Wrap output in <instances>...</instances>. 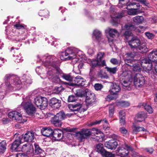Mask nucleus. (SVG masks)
<instances>
[{
    "mask_svg": "<svg viewBox=\"0 0 157 157\" xmlns=\"http://www.w3.org/2000/svg\"><path fill=\"white\" fill-rule=\"evenodd\" d=\"M56 60L55 56H45L43 57L41 60L44 66L48 67L47 75L49 77L48 78L52 79L53 82L56 81L58 82L60 80L58 76L60 71L57 66Z\"/></svg>",
    "mask_w": 157,
    "mask_h": 157,
    "instance_id": "obj_1",
    "label": "nucleus"
},
{
    "mask_svg": "<svg viewBox=\"0 0 157 157\" xmlns=\"http://www.w3.org/2000/svg\"><path fill=\"white\" fill-rule=\"evenodd\" d=\"M4 81L6 85L10 90H18L22 87L21 82L19 78L10 75H6Z\"/></svg>",
    "mask_w": 157,
    "mask_h": 157,
    "instance_id": "obj_2",
    "label": "nucleus"
},
{
    "mask_svg": "<svg viewBox=\"0 0 157 157\" xmlns=\"http://www.w3.org/2000/svg\"><path fill=\"white\" fill-rule=\"evenodd\" d=\"M136 5L137 8L131 9L127 11V13L128 15H134L140 13V11L139 9L140 7L139 3L134 2H129V0H119L118 6L119 7H122L123 6H126V8L128 9V6H134Z\"/></svg>",
    "mask_w": 157,
    "mask_h": 157,
    "instance_id": "obj_3",
    "label": "nucleus"
},
{
    "mask_svg": "<svg viewBox=\"0 0 157 157\" xmlns=\"http://www.w3.org/2000/svg\"><path fill=\"white\" fill-rule=\"evenodd\" d=\"M148 63V66H144L146 71H149L151 69L152 64H157V50L155 49L150 52L147 58H145L142 60V64L143 63L147 64Z\"/></svg>",
    "mask_w": 157,
    "mask_h": 157,
    "instance_id": "obj_4",
    "label": "nucleus"
},
{
    "mask_svg": "<svg viewBox=\"0 0 157 157\" xmlns=\"http://www.w3.org/2000/svg\"><path fill=\"white\" fill-rule=\"evenodd\" d=\"M77 51L75 48H68L65 52L62 53L60 59L63 60L72 59L73 61L77 62L78 60L77 58L78 55L76 54Z\"/></svg>",
    "mask_w": 157,
    "mask_h": 157,
    "instance_id": "obj_5",
    "label": "nucleus"
},
{
    "mask_svg": "<svg viewBox=\"0 0 157 157\" xmlns=\"http://www.w3.org/2000/svg\"><path fill=\"white\" fill-rule=\"evenodd\" d=\"M29 97L26 98V100H24L21 104V106L23 107L26 112L30 115H32L35 113L36 108L33 106L30 100H28Z\"/></svg>",
    "mask_w": 157,
    "mask_h": 157,
    "instance_id": "obj_6",
    "label": "nucleus"
},
{
    "mask_svg": "<svg viewBox=\"0 0 157 157\" xmlns=\"http://www.w3.org/2000/svg\"><path fill=\"white\" fill-rule=\"evenodd\" d=\"M33 102L37 107H40V108L43 110L48 105L47 99L41 96H38L35 98Z\"/></svg>",
    "mask_w": 157,
    "mask_h": 157,
    "instance_id": "obj_7",
    "label": "nucleus"
},
{
    "mask_svg": "<svg viewBox=\"0 0 157 157\" xmlns=\"http://www.w3.org/2000/svg\"><path fill=\"white\" fill-rule=\"evenodd\" d=\"M105 54L103 52H99L97 54V59L92 60L91 63L93 67L97 66H106L105 61V60H101Z\"/></svg>",
    "mask_w": 157,
    "mask_h": 157,
    "instance_id": "obj_8",
    "label": "nucleus"
},
{
    "mask_svg": "<svg viewBox=\"0 0 157 157\" xmlns=\"http://www.w3.org/2000/svg\"><path fill=\"white\" fill-rule=\"evenodd\" d=\"M124 61L125 63L130 67V68L133 69L134 71H139L140 70V68L138 61L126 59H125Z\"/></svg>",
    "mask_w": 157,
    "mask_h": 157,
    "instance_id": "obj_9",
    "label": "nucleus"
},
{
    "mask_svg": "<svg viewBox=\"0 0 157 157\" xmlns=\"http://www.w3.org/2000/svg\"><path fill=\"white\" fill-rule=\"evenodd\" d=\"M132 148L130 146L125 145V147L121 146L118 147L117 150V155L125 157L129 153V151H132Z\"/></svg>",
    "mask_w": 157,
    "mask_h": 157,
    "instance_id": "obj_10",
    "label": "nucleus"
},
{
    "mask_svg": "<svg viewBox=\"0 0 157 157\" xmlns=\"http://www.w3.org/2000/svg\"><path fill=\"white\" fill-rule=\"evenodd\" d=\"M145 83L143 76L139 73L136 74L134 77V83L136 87H142Z\"/></svg>",
    "mask_w": 157,
    "mask_h": 157,
    "instance_id": "obj_11",
    "label": "nucleus"
},
{
    "mask_svg": "<svg viewBox=\"0 0 157 157\" xmlns=\"http://www.w3.org/2000/svg\"><path fill=\"white\" fill-rule=\"evenodd\" d=\"M22 151L25 153L29 156H33L34 154L33 145L31 144L27 143L23 145L21 148Z\"/></svg>",
    "mask_w": 157,
    "mask_h": 157,
    "instance_id": "obj_12",
    "label": "nucleus"
},
{
    "mask_svg": "<svg viewBox=\"0 0 157 157\" xmlns=\"http://www.w3.org/2000/svg\"><path fill=\"white\" fill-rule=\"evenodd\" d=\"M143 65L142 64V61H141V65L142 67H143L144 70L147 72L149 73L151 75V77L153 79H155L157 76V64H152L151 66V69L149 71H147L146 69L145 68L144 66H148L149 64L147 63V64L143 63Z\"/></svg>",
    "mask_w": 157,
    "mask_h": 157,
    "instance_id": "obj_13",
    "label": "nucleus"
},
{
    "mask_svg": "<svg viewBox=\"0 0 157 157\" xmlns=\"http://www.w3.org/2000/svg\"><path fill=\"white\" fill-rule=\"evenodd\" d=\"M9 117L13 120H15L19 123H23L22 116L20 113L14 111L10 112L8 114Z\"/></svg>",
    "mask_w": 157,
    "mask_h": 157,
    "instance_id": "obj_14",
    "label": "nucleus"
},
{
    "mask_svg": "<svg viewBox=\"0 0 157 157\" xmlns=\"http://www.w3.org/2000/svg\"><path fill=\"white\" fill-rule=\"evenodd\" d=\"M91 134V132L90 129H84L76 133L77 138L80 140L86 138Z\"/></svg>",
    "mask_w": 157,
    "mask_h": 157,
    "instance_id": "obj_15",
    "label": "nucleus"
},
{
    "mask_svg": "<svg viewBox=\"0 0 157 157\" xmlns=\"http://www.w3.org/2000/svg\"><path fill=\"white\" fill-rule=\"evenodd\" d=\"M85 93L86 95V102L89 105L93 104L95 100L94 94L91 93L89 90H86Z\"/></svg>",
    "mask_w": 157,
    "mask_h": 157,
    "instance_id": "obj_16",
    "label": "nucleus"
},
{
    "mask_svg": "<svg viewBox=\"0 0 157 157\" xmlns=\"http://www.w3.org/2000/svg\"><path fill=\"white\" fill-rule=\"evenodd\" d=\"M140 44L141 42L140 40L136 37H133L131 40L128 42V45L130 46L131 48L136 50Z\"/></svg>",
    "mask_w": 157,
    "mask_h": 157,
    "instance_id": "obj_17",
    "label": "nucleus"
},
{
    "mask_svg": "<svg viewBox=\"0 0 157 157\" xmlns=\"http://www.w3.org/2000/svg\"><path fill=\"white\" fill-rule=\"evenodd\" d=\"M92 131L94 132L96 140L101 142L104 140V135L101 131L95 128H92Z\"/></svg>",
    "mask_w": 157,
    "mask_h": 157,
    "instance_id": "obj_18",
    "label": "nucleus"
},
{
    "mask_svg": "<svg viewBox=\"0 0 157 157\" xmlns=\"http://www.w3.org/2000/svg\"><path fill=\"white\" fill-rule=\"evenodd\" d=\"M85 79L81 76H78L74 78L72 84L73 85H78L83 86L85 85Z\"/></svg>",
    "mask_w": 157,
    "mask_h": 157,
    "instance_id": "obj_19",
    "label": "nucleus"
},
{
    "mask_svg": "<svg viewBox=\"0 0 157 157\" xmlns=\"http://www.w3.org/2000/svg\"><path fill=\"white\" fill-rule=\"evenodd\" d=\"M49 104L52 108L58 109L61 105V101L55 98H53L50 100Z\"/></svg>",
    "mask_w": 157,
    "mask_h": 157,
    "instance_id": "obj_20",
    "label": "nucleus"
},
{
    "mask_svg": "<svg viewBox=\"0 0 157 157\" xmlns=\"http://www.w3.org/2000/svg\"><path fill=\"white\" fill-rule=\"evenodd\" d=\"M101 36V32L100 31L97 29L94 30L93 33V38H95L100 43H104L105 39Z\"/></svg>",
    "mask_w": 157,
    "mask_h": 157,
    "instance_id": "obj_21",
    "label": "nucleus"
},
{
    "mask_svg": "<svg viewBox=\"0 0 157 157\" xmlns=\"http://www.w3.org/2000/svg\"><path fill=\"white\" fill-rule=\"evenodd\" d=\"M63 132L60 129H55L53 131V133L52 134V137L55 140H58L61 139L63 136Z\"/></svg>",
    "mask_w": 157,
    "mask_h": 157,
    "instance_id": "obj_22",
    "label": "nucleus"
},
{
    "mask_svg": "<svg viewBox=\"0 0 157 157\" xmlns=\"http://www.w3.org/2000/svg\"><path fill=\"white\" fill-rule=\"evenodd\" d=\"M105 147L111 150L115 149L117 145V142L114 140H111L106 142L105 143Z\"/></svg>",
    "mask_w": 157,
    "mask_h": 157,
    "instance_id": "obj_23",
    "label": "nucleus"
},
{
    "mask_svg": "<svg viewBox=\"0 0 157 157\" xmlns=\"http://www.w3.org/2000/svg\"><path fill=\"white\" fill-rule=\"evenodd\" d=\"M23 138L21 137V139H23V141L24 139L25 141L32 142L35 138L34 133L33 132H28L25 134Z\"/></svg>",
    "mask_w": 157,
    "mask_h": 157,
    "instance_id": "obj_24",
    "label": "nucleus"
},
{
    "mask_svg": "<svg viewBox=\"0 0 157 157\" xmlns=\"http://www.w3.org/2000/svg\"><path fill=\"white\" fill-rule=\"evenodd\" d=\"M121 78L122 80H131L132 78V72L129 70H127L124 71L121 75Z\"/></svg>",
    "mask_w": 157,
    "mask_h": 157,
    "instance_id": "obj_25",
    "label": "nucleus"
},
{
    "mask_svg": "<svg viewBox=\"0 0 157 157\" xmlns=\"http://www.w3.org/2000/svg\"><path fill=\"white\" fill-rule=\"evenodd\" d=\"M23 139L21 137L19 136L15 140L14 142L12 144L11 148L13 151H16V149L19 146V145L23 142Z\"/></svg>",
    "mask_w": 157,
    "mask_h": 157,
    "instance_id": "obj_26",
    "label": "nucleus"
},
{
    "mask_svg": "<svg viewBox=\"0 0 157 157\" xmlns=\"http://www.w3.org/2000/svg\"><path fill=\"white\" fill-rule=\"evenodd\" d=\"M105 32L106 33H108L109 36L112 37L118 36L119 35V33L116 29L109 28H107L105 30Z\"/></svg>",
    "mask_w": 157,
    "mask_h": 157,
    "instance_id": "obj_27",
    "label": "nucleus"
},
{
    "mask_svg": "<svg viewBox=\"0 0 157 157\" xmlns=\"http://www.w3.org/2000/svg\"><path fill=\"white\" fill-rule=\"evenodd\" d=\"M41 132L42 134L44 136H52L53 133V130L49 128H45L42 129Z\"/></svg>",
    "mask_w": 157,
    "mask_h": 157,
    "instance_id": "obj_28",
    "label": "nucleus"
},
{
    "mask_svg": "<svg viewBox=\"0 0 157 157\" xmlns=\"http://www.w3.org/2000/svg\"><path fill=\"white\" fill-rule=\"evenodd\" d=\"M81 106V104L78 103L75 105L70 104L68 106L69 109L73 111H80Z\"/></svg>",
    "mask_w": 157,
    "mask_h": 157,
    "instance_id": "obj_29",
    "label": "nucleus"
},
{
    "mask_svg": "<svg viewBox=\"0 0 157 157\" xmlns=\"http://www.w3.org/2000/svg\"><path fill=\"white\" fill-rule=\"evenodd\" d=\"M120 87L119 85L116 83H114L111 86L109 91L110 93L117 95V93L120 90Z\"/></svg>",
    "mask_w": 157,
    "mask_h": 157,
    "instance_id": "obj_30",
    "label": "nucleus"
},
{
    "mask_svg": "<svg viewBox=\"0 0 157 157\" xmlns=\"http://www.w3.org/2000/svg\"><path fill=\"white\" fill-rule=\"evenodd\" d=\"M146 117L147 116L146 114L144 112H141L138 113L136 117V121L139 122L143 121Z\"/></svg>",
    "mask_w": 157,
    "mask_h": 157,
    "instance_id": "obj_31",
    "label": "nucleus"
},
{
    "mask_svg": "<svg viewBox=\"0 0 157 157\" xmlns=\"http://www.w3.org/2000/svg\"><path fill=\"white\" fill-rule=\"evenodd\" d=\"M125 112L124 111L121 110L119 112L120 122L121 125H124L125 124Z\"/></svg>",
    "mask_w": 157,
    "mask_h": 157,
    "instance_id": "obj_32",
    "label": "nucleus"
},
{
    "mask_svg": "<svg viewBox=\"0 0 157 157\" xmlns=\"http://www.w3.org/2000/svg\"><path fill=\"white\" fill-rule=\"evenodd\" d=\"M144 20V17L142 16H137L133 18L134 23L137 25L142 23Z\"/></svg>",
    "mask_w": 157,
    "mask_h": 157,
    "instance_id": "obj_33",
    "label": "nucleus"
},
{
    "mask_svg": "<svg viewBox=\"0 0 157 157\" xmlns=\"http://www.w3.org/2000/svg\"><path fill=\"white\" fill-rule=\"evenodd\" d=\"M132 128L133 129V133L135 134H136L140 131H145L146 130L143 127H137L136 125L134 124H133L132 125Z\"/></svg>",
    "mask_w": 157,
    "mask_h": 157,
    "instance_id": "obj_34",
    "label": "nucleus"
},
{
    "mask_svg": "<svg viewBox=\"0 0 157 157\" xmlns=\"http://www.w3.org/2000/svg\"><path fill=\"white\" fill-rule=\"evenodd\" d=\"M136 50L140 51L141 52H145L148 51V48H147L146 44L145 43H143L140 44L138 48L136 49Z\"/></svg>",
    "mask_w": 157,
    "mask_h": 157,
    "instance_id": "obj_35",
    "label": "nucleus"
},
{
    "mask_svg": "<svg viewBox=\"0 0 157 157\" xmlns=\"http://www.w3.org/2000/svg\"><path fill=\"white\" fill-rule=\"evenodd\" d=\"M19 53V52L17 50H16L15 51V54L13 55V56L14 57L16 56V59L15 60V61L16 62L19 63L21 62L23 60L22 59L21 55Z\"/></svg>",
    "mask_w": 157,
    "mask_h": 157,
    "instance_id": "obj_36",
    "label": "nucleus"
},
{
    "mask_svg": "<svg viewBox=\"0 0 157 157\" xmlns=\"http://www.w3.org/2000/svg\"><path fill=\"white\" fill-rule=\"evenodd\" d=\"M6 141L3 140L0 142V154H2L4 152L6 147Z\"/></svg>",
    "mask_w": 157,
    "mask_h": 157,
    "instance_id": "obj_37",
    "label": "nucleus"
},
{
    "mask_svg": "<svg viewBox=\"0 0 157 157\" xmlns=\"http://www.w3.org/2000/svg\"><path fill=\"white\" fill-rule=\"evenodd\" d=\"M52 122L54 125L57 127L61 126L62 124L61 120L54 117L52 119Z\"/></svg>",
    "mask_w": 157,
    "mask_h": 157,
    "instance_id": "obj_38",
    "label": "nucleus"
},
{
    "mask_svg": "<svg viewBox=\"0 0 157 157\" xmlns=\"http://www.w3.org/2000/svg\"><path fill=\"white\" fill-rule=\"evenodd\" d=\"M96 148L97 151L98 153H100L102 155L105 152V150L102 144H97L96 146Z\"/></svg>",
    "mask_w": 157,
    "mask_h": 157,
    "instance_id": "obj_39",
    "label": "nucleus"
},
{
    "mask_svg": "<svg viewBox=\"0 0 157 157\" xmlns=\"http://www.w3.org/2000/svg\"><path fill=\"white\" fill-rule=\"evenodd\" d=\"M54 117L62 121L65 119V115L63 111H61L57 113Z\"/></svg>",
    "mask_w": 157,
    "mask_h": 157,
    "instance_id": "obj_40",
    "label": "nucleus"
},
{
    "mask_svg": "<svg viewBox=\"0 0 157 157\" xmlns=\"http://www.w3.org/2000/svg\"><path fill=\"white\" fill-rule=\"evenodd\" d=\"M62 77L63 78L67 81L71 82H73V80L74 78L71 76L70 74H64L62 75Z\"/></svg>",
    "mask_w": 157,
    "mask_h": 157,
    "instance_id": "obj_41",
    "label": "nucleus"
},
{
    "mask_svg": "<svg viewBox=\"0 0 157 157\" xmlns=\"http://www.w3.org/2000/svg\"><path fill=\"white\" fill-rule=\"evenodd\" d=\"M34 145L35 147V152H34V155H39L43 151L40 147L36 143H35Z\"/></svg>",
    "mask_w": 157,
    "mask_h": 157,
    "instance_id": "obj_42",
    "label": "nucleus"
},
{
    "mask_svg": "<svg viewBox=\"0 0 157 157\" xmlns=\"http://www.w3.org/2000/svg\"><path fill=\"white\" fill-rule=\"evenodd\" d=\"M23 82L27 84H31L32 81L29 75H25L23 76Z\"/></svg>",
    "mask_w": 157,
    "mask_h": 157,
    "instance_id": "obj_43",
    "label": "nucleus"
},
{
    "mask_svg": "<svg viewBox=\"0 0 157 157\" xmlns=\"http://www.w3.org/2000/svg\"><path fill=\"white\" fill-rule=\"evenodd\" d=\"M105 68L106 69L107 71L111 74H115L117 70L116 67L111 68L106 67Z\"/></svg>",
    "mask_w": 157,
    "mask_h": 157,
    "instance_id": "obj_44",
    "label": "nucleus"
},
{
    "mask_svg": "<svg viewBox=\"0 0 157 157\" xmlns=\"http://www.w3.org/2000/svg\"><path fill=\"white\" fill-rule=\"evenodd\" d=\"M117 98V95L116 94H113L110 93V94L107 96L106 98V101H109L116 99Z\"/></svg>",
    "mask_w": 157,
    "mask_h": 157,
    "instance_id": "obj_45",
    "label": "nucleus"
},
{
    "mask_svg": "<svg viewBox=\"0 0 157 157\" xmlns=\"http://www.w3.org/2000/svg\"><path fill=\"white\" fill-rule=\"evenodd\" d=\"M142 106H144V109L149 113H152L153 112V110L151 106L147 105L145 103H143Z\"/></svg>",
    "mask_w": 157,
    "mask_h": 157,
    "instance_id": "obj_46",
    "label": "nucleus"
},
{
    "mask_svg": "<svg viewBox=\"0 0 157 157\" xmlns=\"http://www.w3.org/2000/svg\"><path fill=\"white\" fill-rule=\"evenodd\" d=\"M117 105L120 106L125 107L129 106V103L127 101H121L118 102Z\"/></svg>",
    "mask_w": 157,
    "mask_h": 157,
    "instance_id": "obj_47",
    "label": "nucleus"
},
{
    "mask_svg": "<svg viewBox=\"0 0 157 157\" xmlns=\"http://www.w3.org/2000/svg\"><path fill=\"white\" fill-rule=\"evenodd\" d=\"M114 111V105L113 104L110 105L109 109V115L110 117H112Z\"/></svg>",
    "mask_w": 157,
    "mask_h": 157,
    "instance_id": "obj_48",
    "label": "nucleus"
},
{
    "mask_svg": "<svg viewBox=\"0 0 157 157\" xmlns=\"http://www.w3.org/2000/svg\"><path fill=\"white\" fill-rule=\"evenodd\" d=\"M63 90V88L62 86L56 87L53 90V93L56 94H58Z\"/></svg>",
    "mask_w": 157,
    "mask_h": 157,
    "instance_id": "obj_49",
    "label": "nucleus"
},
{
    "mask_svg": "<svg viewBox=\"0 0 157 157\" xmlns=\"http://www.w3.org/2000/svg\"><path fill=\"white\" fill-rule=\"evenodd\" d=\"M102 121L103 122H104L105 123H107V120L105 119H104L102 121L100 120V121H96L95 122H93L92 123H90V124H88L87 125L89 126H91L93 125H94L97 124H99Z\"/></svg>",
    "mask_w": 157,
    "mask_h": 157,
    "instance_id": "obj_50",
    "label": "nucleus"
},
{
    "mask_svg": "<svg viewBox=\"0 0 157 157\" xmlns=\"http://www.w3.org/2000/svg\"><path fill=\"white\" fill-rule=\"evenodd\" d=\"M49 12L47 10H41L39 12V15L41 16H44L45 17H47L48 15Z\"/></svg>",
    "mask_w": 157,
    "mask_h": 157,
    "instance_id": "obj_51",
    "label": "nucleus"
},
{
    "mask_svg": "<svg viewBox=\"0 0 157 157\" xmlns=\"http://www.w3.org/2000/svg\"><path fill=\"white\" fill-rule=\"evenodd\" d=\"M125 28L127 30H134L135 29V27L134 25L130 24H128L125 25Z\"/></svg>",
    "mask_w": 157,
    "mask_h": 157,
    "instance_id": "obj_52",
    "label": "nucleus"
},
{
    "mask_svg": "<svg viewBox=\"0 0 157 157\" xmlns=\"http://www.w3.org/2000/svg\"><path fill=\"white\" fill-rule=\"evenodd\" d=\"M14 26L18 29H23L25 28L26 26L25 25L23 24H17L14 25Z\"/></svg>",
    "mask_w": 157,
    "mask_h": 157,
    "instance_id": "obj_53",
    "label": "nucleus"
},
{
    "mask_svg": "<svg viewBox=\"0 0 157 157\" xmlns=\"http://www.w3.org/2000/svg\"><path fill=\"white\" fill-rule=\"evenodd\" d=\"M136 55V53L134 52H129L126 53L125 55L126 56V57L127 58H134L135 56Z\"/></svg>",
    "mask_w": 157,
    "mask_h": 157,
    "instance_id": "obj_54",
    "label": "nucleus"
},
{
    "mask_svg": "<svg viewBox=\"0 0 157 157\" xmlns=\"http://www.w3.org/2000/svg\"><path fill=\"white\" fill-rule=\"evenodd\" d=\"M77 97L76 96L71 95L68 98V101L69 102L75 101L77 100Z\"/></svg>",
    "mask_w": 157,
    "mask_h": 157,
    "instance_id": "obj_55",
    "label": "nucleus"
},
{
    "mask_svg": "<svg viewBox=\"0 0 157 157\" xmlns=\"http://www.w3.org/2000/svg\"><path fill=\"white\" fill-rule=\"evenodd\" d=\"M119 131L123 136H124L128 134L127 130L124 127L120 128L119 129Z\"/></svg>",
    "mask_w": 157,
    "mask_h": 157,
    "instance_id": "obj_56",
    "label": "nucleus"
},
{
    "mask_svg": "<svg viewBox=\"0 0 157 157\" xmlns=\"http://www.w3.org/2000/svg\"><path fill=\"white\" fill-rule=\"evenodd\" d=\"M103 156H105V157H114V155L112 153L105 151V152L102 154Z\"/></svg>",
    "mask_w": 157,
    "mask_h": 157,
    "instance_id": "obj_57",
    "label": "nucleus"
},
{
    "mask_svg": "<svg viewBox=\"0 0 157 157\" xmlns=\"http://www.w3.org/2000/svg\"><path fill=\"white\" fill-rule=\"evenodd\" d=\"M95 89L97 90H101L103 87V85L101 84L96 83L94 86Z\"/></svg>",
    "mask_w": 157,
    "mask_h": 157,
    "instance_id": "obj_58",
    "label": "nucleus"
},
{
    "mask_svg": "<svg viewBox=\"0 0 157 157\" xmlns=\"http://www.w3.org/2000/svg\"><path fill=\"white\" fill-rule=\"evenodd\" d=\"M17 157H32V156H29L28 154L23 153H19L16 155Z\"/></svg>",
    "mask_w": 157,
    "mask_h": 157,
    "instance_id": "obj_59",
    "label": "nucleus"
},
{
    "mask_svg": "<svg viewBox=\"0 0 157 157\" xmlns=\"http://www.w3.org/2000/svg\"><path fill=\"white\" fill-rule=\"evenodd\" d=\"M125 15L123 13L114 15V16H111L113 18H120L124 16Z\"/></svg>",
    "mask_w": 157,
    "mask_h": 157,
    "instance_id": "obj_60",
    "label": "nucleus"
},
{
    "mask_svg": "<svg viewBox=\"0 0 157 157\" xmlns=\"http://www.w3.org/2000/svg\"><path fill=\"white\" fill-rule=\"evenodd\" d=\"M146 36L149 39H152L154 37V35L153 33L148 32H147L145 33Z\"/></svg>",
    "mask_w": 157,
    "mask_h": 157,
    "instance_id": "obj_61",
    "label": "nucleus"
},
{
    "mask_svg": "<svg viewBox=\"0 0 157 157\" xmlns=\"http://www.w3.org/2000/svg\"><path fill=\"white\" fill-rule=\"evenodd\" d=\"M110 62L113 65L119 64L120 63L118 60L115 58H112L110 60Z\"/></svg>",
    "mask_w": 157,
    "mask_h": 157,
    "instance_id": "obj_62",
    "label": "nucleus"
},
{
    "mask_svg": "<svg viewBox=\"0 0 157 157\" xmlns=\"http://www.w3.org/2000/svg\"><path fill=\"white\" fill-rule=\"evenodd\" d=\"M124 35L125 38L128 40L129 37L132 36V34L130 31H126L124 33Z\"/></svg>",
    "mask_w": 157,
    "mask_h": 157,
    "instance_id": "obj_63",
    "label": "nucleus"
},
{
    "mask_svg": "<svg viewBox=\"0 0 157 157\" xmlns=\"http://www.w3.org/2000/svg\"><path fill=\"white\" fill-rule=\"evenodd\" d=\"M122 84V85L125 87L128 86L130 84L129 81H130L131 80H123Z\"/></svg>",
    "mask_w": 157,
    "mask_h": 157,
    "instance_id": "obj_64",
    "label": "nucleus"
}]
</instances>
